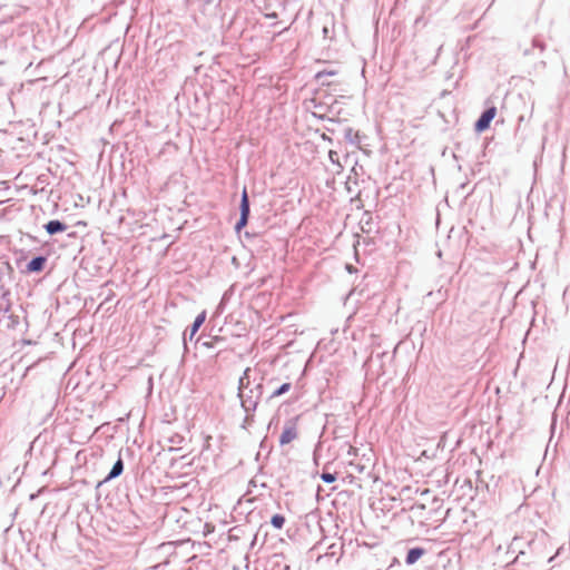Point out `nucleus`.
<instances>
[{
  "mask_svg": "<svg viewBox=\"0 0 570 570\" xmlns=\"http://www.w3.org/2000/svg\"><path fill=\"white\" fill-rule=\"evenodd\" d=\"M316 80L320 85L327 87H336L341 85L340 72L336 69L317 72Z\"/></svg>",
  "mask_w": 570,
  "mask_h": 570,
  "instance_id": "obj_1",
  "label": "nucleus"
},
{
  "mask_svg": "<svg viewBox=\"0 0 570 570\" xmlns=\"http://www.w3.org/2000/svg\"><path fill=\"white\" fill-rule=\"evenodd\" d=\"M249 216V200L246 188L243 189L242 200H240V218L236 224V230H242L248 222Z\"/></svg>",
  "mask_w": 570,
  "mask_h": 570,
  "instance_id": "obj_2",
  "label": "nucleus"
},
{
  "mask_svg": "<svg viewBox=\"0 0 570 570\" xmlns=\"http://www.w3.org/2000/svg\"><path fill=\"white\" fill-rule=\"evenodd\" d=\"M497 116V108L491 107L487 109L475 122L474 129L478 132H483L490 127L491 121Z\"/></svg>",
  "mask_w": 570,
  "mask_h": 570,
  "instance_id": "obj_3",
  "label": "nucleus"
},
{
  "mask_svg": "<svg viewBox=\"0 0 570 570\" xmlns=\"http://www.w3.org/2000/svg\"><path fill=\"white\" fill-rule=\"evenodd\" d=\"M297 425L294 422H289L284 426V430L279 436V444L286 445L293 442L297 438Z\"/></svg>",
  "mask_w": 570,
  "mask_h": 570,
  "instance_id": "obj_4",
  "label": "nucleus"
},
{
  "mask_svg": "<svg viewBox=\"0 0 570 570\" xmlns=\"http://www.w3.org/2000/svg\"><path fill=\"white\" fill-rule=\"evenodd\" d=\"M46 230L48 234H56V233H61V232H65L66 230V225L62 224L61 222L59 220H50L46 224L45 226Z\"/></svg>",
  "mask_w": 570,
  "mask_h": 570,
  "instance_id": "obj_5",
  "label": "nucleus"
},
{
  "mask_svg": "<svg viewBox=\"0 0 570 570\" xmlns=\"http://www.w3.org/2000/svg\"><path fill=\"white\" fill-rule=\"evenodd\" d=\"M425 553V550L423 548H414V549H411L409 552H407V556H406V563L407 564H413L415 563L420 558H422Z\"/></svg>",
  "mask_w": 570,
  "mask_h": 570,
  "instance_id": "obj_6",
  "label": "nucleus"
},
{
  "mask_svg": "<svg viewBox=\"0 0 570 570\" xmlns=\"http://www.w3.org/2000/svg\"><path fill=\"white\" fill-rule=\"evenodd\" d=\"M45 263H46L45 257H36L29 262L27 268L29 272H39L43 268Z\"/></svg>",
  "mask_w": 570,
  "mask_h": 570,
  "instance_id": "obj_7",
  "label": "nucleus"
},
{
  "mask_svg": "<svg viewBox=\"0 0 570 570\" xmlns=\"http://www.w3.org/2000/svg\"><path fill=\"white\" fill-rule=\"evenodd\" d=\"M206 320V311H203L194 321V324L190 328V337H193L199 330V327L204 324Z\"/></svg>",
  "mask_w": 570,
  "mask_h": 570,
  "instance_id": "obj_8",
  "label": "nucleus"
},
{
  "mask_svg": "<svg viewBox=\"0 0 570 570\" xmlns=\"http://www.w3.org/2000/svg\"><path fill=\"white\" fill-rule=\"evenodd\" d=\"M124 470V463H122V460L121 459H118L117 462L114 464L109 475L107 476L106 480H110V479H114V478H117L118 475L121 474Z\"/></svg>",
  "mask_w": 570,
  "mask_h": 570,
  "instance_id": "obj_9",
  "label": "nucleus"
},
{
  "mask_svg": "<svg viewBox=\"0 0 570 570\" xmlns=\"http://www.w3.org/2000/svg\"><path fill=\"white\" fill-rule=\"evenodd\" d=\"M292 387V384L291 383H284L282 384L277 390H275L272 395H271V399H275V397H278L285 393H287Z\"/></svg>",
  "mask_w": 570,
  "mask_h": 570,
  "instance_id": "obj_10",
  "label": "nucleus"
},
{
  "mask_svg": "<svg viewBox=\"0 0 570 570\" xmlns=\"http://www.w3.org/2000/svg\"><path fill=\"white\" fill-rule=\"evenodd\" d=\"M271 523L276 529H282L285 523V518L281 514H275L272 517Z\"/></svg>",
  "mask_w": 570,
  "mask_h": 570,
  "instance_id": "obj_11",
  "label": "nucleus"
},
{
  "mask_svg": "<svg viewBox=\"0 0 570 570\" xmlns=\"http://www.w3.org/2000/svg\"><path fill=\"white\" fill-rule=\"evenodd\" d=\"M321 479L326 482V483H332L336 480V476L335 474H332V473H327V472H323L321 474Z\"/></svg>",
  "mask_w": 570,
  "mask_h": 570,
  "instance_id": "obj_12",
  "label": "nucleus"
},
{
  "mask_svg": "<svg viewBox=\"0 0 570 570\" xmlns=\"http://www.w3.org/2000/svg\"><path fill=\"white\" fill-rule=\"evenodd\" d=\"M328 157L333 164H337L341 167L337 151L330 150Z\"/></svg>",
  "mask_w": 570,
  "mask_h": 570,
  "instance_id": "obj_13",
  "label": "nucleus"
},
{
  "mask_svg": "<svg viewBox=\"0 0 570 570\" xmlns=\"http://www.w3.org/2000/svg\"><path fill=\"white\" fill-rule=\"evenodd\" d=\"M249 371H250V368H249V367H247V368L245 370V372H244V376H243V377H240V380H239V389H242V387H244V386H245V380H247Z\"/></svg>",
  "mask_w": 570,
  "mask_h": 570,
  "instance_id": "obj_14",
  "label": "nucleus"
},
{
  "mask_svg": "<svg viewBox=\"0 0 570 570\" xmlns=\"http://www.w3.org/2000/svg\"><path fill=\"white\" fill-rule=\"evenodd\" d=\"M77 225L87 226L86 222H78Z\"/></svg>",
  "mask_w": 570,
  "mask_h": 570,
  "instance_id": "obj_15",
  "label": "nucleus"
},
{
  "mask_svg": "<svg viewBox=\"0 0 570 570\" xmlns=\"http://www.w3.org/2000/svg\"><path fill=\"white\" fill-rule=\"evenodd\" d=\"M347 136H352V130L351 129H348Z\"/></svg>",
  "mask_w": 570,
  "mask_h": 570,
  "instance_id": "obj_16",
  "label": "nucleus"
}]
</instances>
